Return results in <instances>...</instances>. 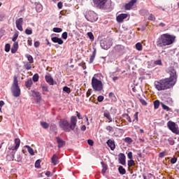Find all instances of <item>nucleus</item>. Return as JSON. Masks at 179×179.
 <instances>
[{
    "mask_svg": "<svg viewBox=\"0 0 179 179\" xmlns=\"http://www.w3.org/2000/svg\"><path fill=\"white\" fill-rule=\"evenodd\" d=\"M76 124H78V117H76V116H71L70 117V122L65 118L60 119L59 127L64 132H71V131H75Z\"/></svg>",
    "mask_w": 179,
    "mask_h": 179,
    "instance_id": "f257e3e1",
    "label": "nucleus"
},
{
    "mask_svg": "<svg viewBox=\"0 0 179 179\" xmlns=\"http://www.w3.org/2000/svg\"><path fill=\"white\" fill-rule=\"evenodd\" d=\"M176 43V36L170 34H162L157 41V47H166Z\"/></svg>",
    "mask_w": 179,
    "mask_h": 179,
    "instance_id": "f03ea898",
    "label": "nucleus"
},
{
    "mask_svg": "<svg viewBox=\"0 0 179 179\" xmlns=\"http://www.w3.org/2000/svg\"><path fill=\"white\" fill-rule=\"evenodd\" d=\"M154 85L158 92H162V90H169V89H173L175 84H173L168 78H166L155 81Z\"/></svg>",
    "mask_w": 179,
    "mask_h": 179,
    "instance_id": "7ed1b4c3",
    "label": "nucleus"
},
{
    "mask_svg": "<svg viewBox=\"0 0 179 179\" xmlns=\"http://www.w3.org/2000/svg\"><path fill=\"white\" fill-rule=\"evenodd\" d=\"M115 122L117 127H125L132 122V119L128 113H124L122 116L116 117Z\"/></svg>",
    "mask_w": 179,
    "mask_h": 179,
    "instance_id": "20e7f679",
    "label": "nucleus"
},
{
    "mask_svg": "<svg viewBox=\"0 0 179 179\" xmlns=\"http://www.w3.org/2000/svg\"><path fill=\"white\" fill-rule=\"evenodd\" d=\"M101 76V73L94 74L92 78L91 85L94 92H103V85L101 80H99V78Z\"/></svg>",
    "mask_w": 179,
    "mask_h": 179,
    "instance_id": "39448f33",
    "label": "nucleus"
},
{
    "mask_svg": "<svg viewBox=\"0 0 179 179\" xmlns=\"http://www.w3.org/2000/svg\"><path fill=\"white\" fill-rule=\"evenodd\" d=\"M12 93L14 97H19V96H20V87H19V80H17V76H14L13 77Z\"/></svg>",
    "mask_w": 179,
    "mask_h": 179,
    "instance_id": "423d86ee",
    "label": "nucleus"
},
{
    "mask_svg": "<svg viewBox=\"0 0 179 179\" xmlns=\"http://www.w3.org/2000/svg\"><path fill=\"white\" fill-rule=\"evenodd\" d=\"M85 17L88 22H91V23H94V22H97V20L99 19V15H97V13H96L93 10H88L85 13Z\"/></svg>",
    "mask_w": 179,
    "mask_h": 179,
    "instance_id": "0eeeda50",
    "label": "nucleus"
},
{
    "mask_svg": "<svg viewBox=\"0 0 179 179\" xmlns=\"http://www.w3.org/2000/svg\"><path fill=\"white\" fill-rule=\"evenodd\" d=\"M95 8L106 10L108 8L107 0H92Z\"/></svg>",
    "mask_w": 179,
    "mask_h": 179,
    "instance_id": "6e6552de",
    "label": "nucleus"
},
{
    "mask_svg": "<svg viewBox=\"0 0 179 179\" xmlns=\"http://www.w3.org/2000/svg\"><path fill=\"white\" fill-rule=\"evenodd\" d=\"M168 73H169L170 76L168 78L171 80L173 84L177 83V71L174 69V67H171L169 69Z\"/></svg>",
    "mask_w": 179,
    "mask_h": 179,
    "instance_id": "1a4fd4ad",
    "label": "nucleus"
},
{
    "mask_svg": "<svg viewBox=\"0 0 179 179\" xmlns=\"http://www.w3.org/2000/svg\"><path fill=\"white\" fill-rule=\"evenodd\" d=\"M113 45V39L111 38H104L101 41V47L103 50H108Z\"/></svg>",
    "mask_w": 179,
    "mask_h": 179,
    "instance_id": "9d476101",
    "label": "nucleus"
},
{
    "mask_svg": "<svg viewBox=\"0 0 179 179\" xmlns=\"http://www.w3.org/2000/svg\"><path fill=\"white\" fill-rule=\"evenodd\" d=\"M167 127L173 134L175 135H179V128L178 126L176 124V122L172 121H169L167 122Z\"/></svg>",
    "mask_w": 179,
    "mask_h": 179,
    "instance_id": "9b49d317",
    "label": "nucleus"
},
{
    "mask_svg": "<svg viewBox=\"0 0 179 179\" xmlns=\"http://www.w3.org/2000/svg\"><path fill=\"white\" fill-rule=\"evenodd\" d=\"M127 166L130 174H134V171H136L138 170V165H136L134 159H129L127 162Z\"/></svg>",
    "mask_w": 179,
    "mask_h": 179,
    "instance_id": "f8f14e48",
    "label": "nucleus"
},
{
    "mask_svg": "<svg viewBox=\"0 0 179 179\" xmlns=\"http://www.w3.org/2000/svg\"><path fill=\"white\" fill-rule=\"evenodd\" d=\"M124 50H125V48L122 45H116L113 48V52L117 55H122L124 54Z\"/></svg>",
    "mask_w": 179,
    "mask_h": 179,
    "instance_id": "ddd939ff",
    "label": "nucleus"
},
{
    "mask_svg": "<svg viewBox=\"0 0 179 179\" xmlns=\"http://www.w3.org/2000/svg\"><path fill=\"white\" fill-rule=\"evenodd\" d=\"M125 19H127L128 20H129V14L122 13V14H119L116 17V20H117V23H122L124 22V20H125Z\"/></svg>",
    "mask_w": 179,
    "mask_h": 179,
    "instance_id": "4468645a",
    "label": "nucleus"
},
{
    "mask_svg": "<svg viewBox=\"0 0 179 179\" xmlns=\"http://www.w3.org/2000/svg\"><path fill=\"white\" fill-rule=\"evenodd\" d=\"M137 2H138V0H131L127 3H125L124 4L125 10H131V9H134V6L136 5Z\"/></svg>",
    "mask_w": 179,
    "mask_h": 179,
    "instance_id": "2eb2a0df",
    "label": "nucleus"
},
{
    "mask_svg": "<svg viewBox=\"0 0 179 179\" xmlns=\"http://www.w3.org/2000/svg\"><path fill=\"white\" fill-rule=\"evenodd\" d=\"M59 159H61L59 154H54L51 157L52 164H53V166H57V164L59 163Z\"/></svg>",
    "mask_w": 179,
    "mask_h": 179,
    "instance_id": "dca6fc26",
    "label": "nucleus"
},
{
    "mask_svg": "<svg viewBox=\"0 0 179 179\" xmlns=\"http://www.w3.org/2000/svg\"><path fill=\"white\" fill-rule=\"evenodd\" d=\"M15 24L17 30L23 31V18L20 17L16 20Z\"/></svg>",
    "mask_w": 179,
    "mask_h": 179,
    "instance_id": "f3484780",
    "label": "nucleus"
},
{
    "mask_svg": "<svg viewBox=\"0 0 179 179\" xmlns=\"http://www.w3.org/2000/svg\"><path fill=\"white\" fill-rule=\"evenodd\" d=\"M55 140L57 143V147L59 148H64V146H65V145L66 143V142L65 141L62 140V138H61V137H59V136L55 137Z\"/></svg>",
    "mask_w": 179,
    "mask_h": 179,
    "instance_id": "a211bd4d",
    "label": "nucleus"
},
{
    "mask_svg": "<svg viewBox=\"0 0 179 179\" xmlns=\"http://www.w3.org/2000/svg\"><path fill=\"white\" fill-rule=\"evenodd\" d=\"M15 142V146H12L10 148H9V150H17V149H19V147L20 146V138H15L14 140Z\"/></svg>",
    "mask_w": 179,
    "mask_h": 179,
    "instance_id": "6ab92c4d",
    "label": "nucleus"
},
{
    "mask_svg": "<svg viewBox=\"0 0 179 179\" xmlns=\"http://www.w3.org/2000/svg\"><path fill=\"white\" fill-rule=\"evenodd\" d=\"M118 161L120 164H122V166H125V164H127L126 157L124 153L119 154Z\"/></svg>",
    "mask_w": 179,
    "mask_h": 179,
    "instance_id": "aec40b11",
    "label": "nucleus"
},
{
    "mask_svg": "<svg viewBox=\"0 0 179 179\" xmlns=\"http://www.w3.org/2000/svg\"><path fill=\"white\" fill-rule=\"evenodd\" d=\"M32 96L34 97L36 103H40V101H41V95L40 94V92L33 91Z\"/></svg>",
    "mask_w": 179,
    "mask_h": 179,
    "instance_id": "412c9836",
    "label": "nucleus"
},
{
    "mask_svg": "<svg viewBox=\"0 0 179 179\" xmlns=\"http://www.w3.org/2000/svg\"><path fill=\"white\" fill-rule=\"evenodd\" d=\"M45 79L47 82V83H48V85H50V86H54L55 83H54V78H52V77L51 76V75H46L45 76Z\"/></svg>",
    "mask_w": 179,
    "mask_h": 179,
    "instance_id": "4be33fe9",
    "label": "nucleus"
},
{
    "mask_svg": "<svg viewBox=\"0 0 179 179\" xmlns=\"http://www.w3.org/2000/svg\"><path fill=\"white\" fill-rule=\"evenodd\" d=\"M103 117L106 118L107 122H113V117H111V114L108 110H105L103 112Z\"/></svg>",
    "mask_w": 179,
    "mask_h": 179,
    "instance_id": "5701e85b",
    "label": "nucleus"
},
{
    "mask_svg": "<svg viewBox=\"0 0 179 179\" xmlns=\"http://www.w3.org/2000/svg\"><path fill=\"white\" fill-rule=\"evenodd\" d=\"M106 143L110 150H114L115 149V141H114V140L109 139L107 141Z\"/></svg>",
    "mask_w": 179,
    "mask_h": 179,
    "instance_id": "b1692460",
    "label": "nucleus"
},
{
    "mask_svg": "<svg viewBox=\"0 0 179 179\" xmlns=\"http://www.w3.org/2000/svg\"><path fill=\"white\" fill-rule=\"evenodd\" d=\"M51 40L53 43H57V44H59V45L64 44V41L61 38L55 36V37H52Z\"/></svg>",
    "mask_w": 179,
    "mask_h": 179,
    "instance_id": "393cba45",
    "label": "nucleus"
},
{
    "mask_svg": "<svg viewBox=\"0 0 179 179\" xmlns=\"http://www.w3.org/2000/svg\"><path fill=\"white\" fill-rule=\"evenodd\" d=\"M18 48H19V43L17 42H15L11 48L12 54H16Z\"/></svg>",
    "mask_w": 179,
    "mask_h": 179,
    "instance_id": "a878e982",
    "label": "nucleus"
},
{
    "mask_svg": "<svg viewBox=\"0 0 179 179\" xmlns=\"http://www.w3.org/2000/svg\"><path fill=\"white\" fill-rule=\"evenodd\" d=\"M101 164L103 168L101 170V173H102L103 176H106V173L107 170H108V166L106 164V163H104V162H101Z\"/></svg>",
    "mask_w": 179,
    "mask_h": 179,
    "instance_id": "bb28decb",
    "label": "nucleus"
},
{
    "mask_svg": "<svg viewBox=\"0 0 179 179\" xmlns=\"http://www.w3.org/2000/svg\"><path fill=\"white\" fill-rule=\"evenodd\" d=\"M31 86H33V80L31 78H29L25 81V87L30 90Z\"/></svg>",
    "mask_w": 179,
    "mask_h": 179,
    "instance_id": "cd10ccee",
    "label": "nucleus"
},
{
    "mask_svg": "<svg viewBox=\"0 0 179 179\" xmlns=\"http://www.w3.org/2000/svg\"><path fill=\"white\" fill-rule=\"evenodd\" d=\"M118 171L120 174H122V176H124V174H127V171L124 169L122 166H119Z\"/></svg>",
    "mask_w": 179,
    "mask_h": 179,
    "instance_id": "c85d7f7f",
    "label": "nucleus"
},
{
    "mask_svg": "<svg viewBox=\"0 0 179 179\" xmlns=\"http://www.w3.org/2000/svg\"><path fill=\"white\" fill-rule=\"evenodd\" d=\"M41 125L44 129H48L50 124L47 122H41Z\"/></svg>",
    "mask_w": 179,
    "mask_h": 179,
    "instance_id": "c756f323",
    "label": "nucleus"
},
{
    "mask_svg": "<svg viewBox=\"0 0 179 179\" xmlns=\"http://www.w3.org/2000/svg\"><path fill=\"white\" fill-rule=\"evenodd\" d=\"M25 148H27L29 153L31 155V156H34V150H33V148H31V147L29 146V145H26Z\"/></svg>",
    "mask_w": 179,
    "mask_h": 179,
    "instance_id": "7c9ffc66",
    "label": "nucleus"
},
{
    "mask_svg": "<svg viewBox=\"0 0 179 179\" xmlns=\"http://www.w3.org/2000/svg\"><path fill=\"white\" fill-rule=\"evenodd\" d=\"M90 101H92V103H94L95 104H99L97 99H96V95L94 94L90 98Z\"/></svg>",
    "mask_w": 179,
    "mask_h": 179,
    "instance_id": "2f4dec72",
    "label": "nucleus"
},
{
    "mask_svg": "<svg viewBox=\"0 0 179 179\" xmlns=\"http://www.w3.org/2000/svg\"><path fill=\"white\" fill-rule=\"evenodd\" d=\"M159 107H160V101L155 100L154 101V108H155V110H157V108H159Z\"/></svg>",
    "mask_w": 179,
    "mask_h": 179,
    "instance_id": "473e14b6",
    "label": "nucleus"
},
{
    "mask_svg": "<svg viewBox=\"0 0 179 179\" xmlns=\"http://www.w3.org/2000/svg\"><path fill=\"white\" fill-rule=\"evenodd\" d=\"M136 49L137 50V51H142V50H143V48L142 46V43H137L136 44Z\"/></svg>",
    "mask_w": 179,
    "mask_h": 179,
    "instance_id": "72a5a7b5",
    "label": "nucleus"
},
{
    "mask_svg": "<svg viewBox=\"0 0 179 179\" xmlns=\"http://www.w3.org/2000/svg\"><path fill=\"white\" fill-rule=\"evenodd\" d=\"M41 159H38L35 162L36 169H41Z\"/></svg>",
    "mask_w": 179,
    "mask_h": 179,
    "instance_id": "f704fd0d",
    "label": "nucleus"
},
{
    "mask_svg": "<svg viewBox=\"0 0 179 179\" xmlns=\"http://www.w3.org/2000/svg\"><path fill=\"white\" fill-rule=\"evenodd\" d=\"M124 141L126 143H128L129 145H131V143H132L134 142V140H132L131 138L130 137H126L124 139Z\"/></svg>",
    "mask_w": 179,
    "mask_h": 179,
    "instance_id": "c9c22d12",
    "label": "nucleus"
},
{
    "mask_svg": "<svg viewBox=\"0 0 179 179\" xmlns=\"http://www.w3.org/2000/svg\"><path fill=\"white\" fill-rule=\"evenodd\" d=\"M94 58H96V50H94V52H92V55L90 58V64H92L93 61H94Z\"/></svg>",
    "mask_w": 179,
    "mask_h": 179,
    "instance_id": "e433bc0d",
    "label": "nucleus"
},
{
    "mask_svg": "<svg viewBox=\"0 0 179 179\" xmlns=\"http://www.w3.org/2000/svg\"><path fill=\"white\" fill-rule=\"evenodd\" d=\"M6 158L8 159V160L12 161L13 160V159H15V152H12L11 155H8Z\"/></svg>",
    "mask_w": 179,
    "mask_h": 179,
    "instance_id": "4c0bfd02",
    "label": "nucleus"
},
{
    "mask_svg": "<svg viewBox=\"0 0 179 179\" xmlns=\"http://www.w3.org/2000/svg\"><path fill=\"white\" fill-rule=\"evenodd\" d=\"M27 58L30 64H33L34 62V59H33V57L30 55H27Z\"/></svg>",
    "mask_w": 179,
    "mask_h": 179,
    "instance_id": "58836bf2",
    "label": "nucleus"
},
{
    "mask_svg": "<svg viewBox=\"0 0 179 179\" xmlns=\"http://www.w3.org/2000/svg\"><path fill=\"white\" fill-rule=\"evenodd\" d=\"M42 87V92L48 93L49 92L48 90V86L47 85H41Z\"/></svg>",
    "mask_w": 179,
    "mask_h": 179,
    "instance_id": "ea45409f",
    "label": "nucleus"
},
{
    "mask_svg": "<svg viewBox=\"0 0 179 179\" xmlns=\"http://www.w3.org/2000/svg\"><path fill=\"white\" fill-rule=\"evenodd\" d=\"M40 78V76H38V75L37 73L34 74L32 77V80L33 82H37L38 80V79Z\"/></svg>",
    "mask_w": 179,
    "mask_h": 179,
    "instance_id": "a19ab883",
    "label": "nucleus"
},
{
    "mask_svg": "<svg viewBox=\"0 0 179 179\" xmlns=\"http://www.w3.org/2000/svg\"><path fill=\"white\" fill-rule=\"evenodd\" d=\"M138 114H139V112H136L135 114H134V120H133V121H134V122H138V121H139V118L138 117Z\"/></svg>",
    "mask_w": 179,
    "mask_h": 179,
    "instance_id": "79ce46f5",
    "label": "nucleus"
},
{
    "mask_svg": "<svg viewBox=\"0 0 179 179\" xmlns=\"http://www.w3.org/2000/svg\"><path fill=\"white\" fill-rule=\"evenodd\" d=\"M17 37H19V34L17 32H16L13 35V37L12 38V41H13L14 43H16V41L17 40Z\"/></svg>",
    "mask_w": 179,
    "mask_h": 179,
    "instance_id": "37998d69",
    "label": "nucleus"
},
{
    "mask_svg": "<svg viewBox=\"0 0 179 179\" xmlns=\"http://www.w3.org/2000/svg\"><path fill=\"white\" fill-rule=\"evenodd\" d=\"M31 64L32 63L27 62L26 64H24V66L25 69H27V71H29V69H31Z\"/></svg>",
    "mask_w": 179,
    "mask_h": 179,
    "instance_id": "c03bdc74",
    "label": "nucleus"
},
{
    "mask_svg": "<svg viewBox=\"0 0 179 179\" xmlns=\"http://www.w3.org/2000/svg\"><path fill=\"white\" fill-rule=\"evenodd\" d=\"M161 106H162L163 110H166V111H170L171 109L169 108V107L167 106L166 105H165L164 103H161Z\"/></svg>",
    "mask_w": 179,
    "mask_h": 179,
    "instance_id": "a18cd8bd",
    "label": "nucleus"
},
{
    "mask_svg": "<svg viewBox=\"0 0 179 179\" xmlns=\"http://www.w3.org/2000/svg\"><path fill=\"white\" fill-rule=\"evenodd\" d=\"M138 100L140 103H141L142 106H148V102H146V101H145L144 99L139 98Z\"/></svg>",
    "mask_w": 179,
    "mask_h": 179,
    "instance_id": "49530a36",
    "label": "nucleus"
},
{
    "mask_svg": "<svg viewBox=\"0 0 179 179\" xmlns=\"http://www.w3.org/2000/svg\"><path fill=\"white\" fill-rule=\"evenodd\" d=\"M63 91L66 92V93L69 94V93H71V88L68 87L67 86H65L63 87Z\"/></svg>",
    "mask_w": 179,
    "mask_h": 179,
    "instance_id": "de8ad7c7",
    "label": "nucleus"
},
{
    "mask_svg": "<svg viewBox=\"0 0 179 179\" xmlns=\"http://www.w3.org/2000/svg\"><path fill=\"white\" fill-rule=\"evenodd\" d=\"M5 51H6V52H9V51H10V44H9V43L6 44Z\"/></svg>",
    "mask_w": 179,
    "mask_h": 179,
    "instance_id": "09e8293b",
    "label": "nucleus"
},
{
    "mask_svg": "<svg viewBox=\"0 0 179 179\" xmlns=\"http://www.w3.org/2000/svg\"><path fill=\"white\" fill-rule=\"evenodd\" d=\"M87 34L89 38H90V40H91L92 41H93L94 40V36L93 35V33H92V32H88Z\"/></svg>",
    "mask_w": 179,
    "mask_h": 179,
    "instance_id": "8fccbe9b",
    "label": "nucleus"
},
{
    "mask_svg": "<svg viewBox=\"0 0 179 179\" xmlns=\"http://www.w3.org/2000/svg\"><path fill=\"white\" fill-rule=\"evenodd\" d=\"M53 31L55 33H61V31H62V29L58 28V27H55V28H53Z\"/></svg>",
    "mask_w": 179,
    "mask_h": 179,
    "instance_id": "3c124183",
    "label": "nucleus"
},
{
    "mask_svg": "<svg viewBox=\"0 0 179 179\" xmlns=\"http://www.w3.org/2000/svg\"><path fill=\"white\" fill-rule=\"evenodd\" d=\"M106 130L108 131V132H114V128L111 126H107L106 127Z\"/></svg>",
    "mask_w": 179,
    "mask_h": 179,
    "instance_id": "603ef678",
    "label": "nucleus"
},
{
    "mask_svg": "<svg viewBox=\"0 0 179 179\" xmlns=\"http://www.w3.org/2000/svg\"><path fill=\"white\" fill-rule=\"evenodd\" d=\"M103 100H104V96L102 95H100L97 97V101L99 103H101V101H103Z\"/></svg>",
    "mask_w": 179,
    "mask_h": 179,
    "instance_id": "864d4df0",
    "label": "nucleus"
},
{
    "mask_svg": "<svg viewBox=\"0 0 179 179\" xmlns=\"http://www.w3.org/2000/svg\"><path fill=\"white\" fill-rule=\"evenodd\" d=\"M79 66H81L83 69H86V63L85 62H82L81 63L79 64Z\"/></svg>",
    "mask_w": 179,
    "mask_h": 179,
    "instance_id": "5fc2aeb1",
    "label": "nucleus"
},
{
    "mask_svg": "<svg viewBox=\"0 0 179 179\" xmlns=\"http://www.w3.org/2000/svg\"><path fill=\"white\" fill-rule=\"evenodd\" d=\"M176 163H177V157H173V158L171 159V164H176Z\"/></svg>",
    "mask_w": 179,
    "mask_h": 179,
    "instance_id": "6e6d98bb",
    "label": "nucleus"
},
{
    "mask_svg": "<svg viewBox=\"0 0 179 179\" xmlns=\"http://www.w3.org/2000/svg\"><path fill=\"white\" fill-rule=\"evenodd\" d=\"M67 14H68V10H62L60 11V15H62V16H66Z\"/></svg>",
    "mask_w": 179,
    "mask_h": 179,
    "instance_id": "4d7b16f0",
    "label": "nucleus"
},
{
    "mask_svg": "<svg viewBox=\"0 0 179 179\" xmlns=\"http://www.w3.org/2000/svg\"><path fill=\"white\" fill-rule=\"evenodd\" d=\"M10 179H17V175L16 173H11L9 176Z\"/></svg>",
    "mask_w": 179,
    "mask_h": 179,
    "instance_id": "13d9d810",
    "label": "nucleus"
},
{
    "mask_svg": "<svg viewBox=\"0 0 179 179\" xmlns=\"http://www.w3.org/2000/svg\"><path fill=\"white\" fill-rule=\"evenodd\" d=\"M148 20L155 21L156 20V17L153 15V14H150L148 17Z\"/></svg>",
    "mask_w": 179,
    "mask_h": 179,
    "instance_id": "bf43d9fd",
    "label": "nucleus"
},
{
    "mask_svg": "<svg viewBox=\"0 0 179 179\" xmlns=\"http://www.w3.org/2000/svg\"><path fill=\"white\" fill-rule=\"evenodd\" d=\"M62 37L64 38V40H66L68 38V32H64Z\"/></svg>",
    "mask_w": 179,
    "mask_h": 179,
    "instance_id": "052dcab7",
    "label": "nucleus"
},
{
    "mask_svg": "<svg viewBox=\"0 0 179 179\" xmlns=\"http://www.w3.org/2000/svg\"><path fill=\"white\" fill-rule=\"evenodd\" d=\"M25 33L28 35L33 34V30L27 29H25Z\"/></svg>",
    "mask_w": 179,
    "mask_h": 179,
    "instance_id": "680f3d73",
    "label": "nucleus"
},
{
    "mask_svg": "<svg viewBox=\"0 0 179 179\" xmlns=\"http://www.w3.org/2000/svg\"><path fill=\"white\" fill-rule=\"evenodd\" d=\"M87 143L90 145V146H93V145H94V141H93L92 139H89L87 140Z\"/></svg>",
    "mask_w": 179,
    "mask_h": 179,
    "instance_id": "e2e57ef3",
    "label": "nucleus"
},
{
    "mask_svg": "<svg viewBox=\"0 0 179 179\" xmlns=\"http://www.w3.org/2000/svg\"><path fill=\"white\" fill-rule=\"evenodd\" d=\"M165 155H166V151H164V152H160V153L159 154V157L160 159H162V158L164 157Z\"/></svg>",
    "mask_w": 179,
    "mask_h": 179,
    "instance_id": "0e129e2a",
    "label": "nucleus"
},
{
    "mask_svg": "<svg viewBox=\"0 0 179 179\" xmlns=\"http://www.w3.org/2000/svg\"><path fill=\"white\" fill-rule=\"evenodd\" d=\"M127 157L128 159H129V160H132L133 159L132 152H129V153H127Z\"/></svg>",
    "mask_w": 179,
    "mask_h": 179,
    "instance_id": "69168bd1",
    "label": "nucleus"
},
{
    "mask_svg": "<svg viewBox=\"0 0 179 179\" xmlns=\"http://www.w3.org/2000/svg\"><path fill=\"white\" fill-rule=\"evenodd\" d=\"M92 94V89H89L86 93V97H89Z\"/></svg>",
    "mask_w": 179,
    "mask_h": 179,
    "instance_id": "338daca9",
    "label": "nucleus"
},
{
    "mask_svg": "<svg viewBox=\"0 0 179 179\" xmlns=\"http://www.w3.org/2000/svg\"><path fill=\"white\" fill-rule=\"evenodd\" d=\"M155 65H162V60L159 59V60H156L155 62H154Z\"/></svg>",
    "mask_w": 179,
    "mask_h": 179,
    "instance_id": "774afa93",
    "label": "nucleus"
}]
</instances>
